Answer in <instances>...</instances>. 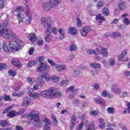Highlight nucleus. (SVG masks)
<instances>
[{
    "label": "nucleus",
    "instance_id": "nucleus-1",
    "mask_svg": "<svg viewBox=\"0 0 130 130\" xmlns=\"http://www.w3.org/2000/svg\"><path fill=\"white\" fill-rule=\"evenodd\" d=\"M24 46V43L19 39L14 42H6L4 41L3 42V49L6 52H16Z\"/></svg>",
    "mask_w": 130,
    "mask_h": 130
},
{
    "label": "nucleus",
    "instance_id": "nucleus-2",
    "mask_svg": "<svg viewBox=\"0 0 130 130\" xmlns=\"http://www.w3.org/2000/svg\"><path fill=\"white\" fill-rule=\"evenodd\" d=\"M41 95L43 98L51 99L53 97H61V92H56V88L55 87H50L48 90L41 91Z\"/></svg>",
    "mask_w": 130,
    "mask_h": 130
},
{
    "label": "nucleus",
    "instance_id": "nucleus-3",
    "mask_svg": "<svg viewBox=\"0 0 130 130\" xmlns=\"http://www.w3.org/2000/svg\"><path fill=\"white\" fill-rule=\"evenodd\" d=\"M41 24L45 28L47 29L45 30V40L46 42H50L51 39L50 38V35H51V30H52V25L48 21L46 20L45 18L42 17L41 18Z\"/></svg>",
    "mask_w": 130,
    "mask_h": 130
},
{
    "label": "nucleus",
    "instance_id": "nucleus-4",
    "mask_svg": "<svg viewBox=\"0 0 130 130\" xmlns=\"http://www.w3.org/2000/svg\"><path fill=\"white\" fill-rule=\"evenodd\" d=\"M28 116L30 117L31 121H33L32 124L34 126L38 127V126L41 125V121L39 119L38 113H33V112H31L29 113Z\"/></svg>",
    "mask_w": 130,
    "mask_h": 130
},
{
    "label": "nucleus",
    "instance_id": "nucleus-5",
    "mask_svg": "<svg viewBox=\"0 0 130 130\" xmlns=\"http://www.w3.org/2000/svg\"><path fill=\"white\" fill-rule=\"evenodd\" d=\"M3 31V36L5 37V38H8L9 37H11L12 38H16V35L13 32L12 29L11 28L7 27L5 29H2Z\"/></svg>",
    "mask_w": 130,
    "mask_h": 130
},
{
    "label": "nucleus",
    "instance_id": "nucleus-6",
    "mask_svg": "<svg viewBox=\"0 0 130 130\" xmlns=\"http://www.w3.org/2000/svg\"><path fill=\"white\" fill-rule=\"evenodd\" d=\"M25 11H26V15L27 17V19L25 21V24L26 25H29L31 24V21H32V15L30 14V8H29V6L26 5H25Z\"/></svg>",
    "mask_w": 130,
    "mask_h": 130
},
{
    "label": "nucleus",
    "instance_id": "nucleus-7",
    "mask_svg": "<svg viewBox=\"0 0 130 130\" xmlns=\"http://www.w3.org/2000/svg\"><path fill=\"white\" fill-rule=\"evenodd\" d=\"M44 122L45 125L44 126V130H50V125L52 124L51 121H50L48 118H45Z\"/></svg>",
    "mask_w": 130,
    "mask_h": 130
},
{
    "label": "nucleus",
    "instance_id": "nucleus-8",
    "mask_svg": "<svg viewBox=\"0 0 130 130\" xmlns=\"http://www.w3.org/2000/svg\"><path fill=\"white\" fill-rule=\"evenodd\" d=\"M91 30L90 26H85L80 30L81 36H87V34Z\"/></svg>",
    "mask_w": 130,
    "mask_h": 130
},
{
    "label": "nucleus",
    "instance_id": "nucleus-9",
    "mask_svg": "<svg viewBox=\"0 0 130 130\" xmlns=\"http://www.w3.org/2000/svg\"><path fill=\"white\" fill-rule=\"evenodd\" d=\"M41 66L38 68L37 72H42L45 71V70H50V67L49 66L47 67L46 63H40Z\"/></svg>",
    "mask_w": 130,
    "mask_h": 130
},
{
    "label": "nucleus",
    "instance_id": "nucleus-10",
    "mask_svg": "<svg viewBox=\"0 0 130 130\" xmlns=\"http://www.w3.org/2000/svg\"><path fill=\"white\" fill-rule=\"evenodd\" d=\"M55 69L57 72L60 73V72H62V71H66V70H67V66H66V65L57 64L56 65Z\"/></svg>",
    "mask_w": 130,
    "mask_h": 130
},
{
    "label": "nucleus",
    "instance_id": "nucleus-11",
    "mask_svg": "<svg viewBox=\"0 0 130 130\" xmlns=\"http://www.w3.org/2000/svg\"><path fill=\"white\" fill-rule=\"evenodd\" d=\"M37 80H38V81H37L38 86H39V87H40L41 88L43 87L45 83L44 79H43L42 77L38 76V77L37 78Z\"/></svg>",
    "mask_w": 130,
    "mask_h": 130
},
{
    "label": "nucleus",
    "instance_id": "nucleus-12",
    "mask_svg": "<svg viewBox=\"0 0 130 130\" xmlns=\"http://www.w3.org/2000/svg\"><path fill=\"white\" fill-rule=\"evenodd\" d=\"M11 63L14 66V67H17V68H21L22 65L20 63V61L17 58H13L12 60Z\"/></svg>",
    "mask_w": 130,
    "mask_h": 130
},
{
    "label": "nucleus",
    "instance_id": "nucleus-13",
    "mask_svg": "<svg viewBox=\"0 0 130 130\" xmlns=\"http://www.w3.org/2000/svg\"><path fill=\"white\" fill-rule=\"evenodd\" d=\"M49 2L52 8H55V7H57L60 4L59 0H50Z\"/></svg>",
    "mask_w": 130,
    "mask_h": 130
},
{
    "label": "nucleus",
    "instance_id": "nucleus-14",
    "mask_svg": "<svg viewBox=\"0 0 130 130\" xmlns=\"http://www.w3.org/2000/svg\"><path fill=\"white\" fill-rule=\"evenodd\" d=\"M22 105L23 107H28L30 105V98L26 97L23 101Z\"/></svg>",
    "mask_w": 130,
    "mask_h": 130
},
{
    "label": "nucleus",
    "instance_id": "nucleus-15",
    "mask_svg": "<svg viewBox=\"0 0 130 130\" xmlns=\"http://www.w3.org/2000/svg\"><path fill=\"white\" fill-rule=\"evenodd\" d=\"M28 39L31 42H35V41L37 40V36H36L35 33L29 34H28Z\"/></svg>",
    "mask_w": 130,
    "mask_h": 130
},
{
    "label": "nucleus",
    "instance_id": "nucleus-16",
    "mask_svg": "<svg viewBox=\"0 0 130 130\" xmlns=\"http://www.w3.org/2000/svg\"><path fill=\"white\" fill-rule=\"evenodd\" d=\"M96 20H100V23L101 24L103 22H104L106 21V19L105 17L103 16H102V14H99L96 16Z\"/></svg>",
    "mask_w": 130,
    "mask_h": 130
},
{
    "label": "nucleus",
    "instance_id": "nucleus-17",
    "mask_svg": "<svg viewBox=\"0 0 130 130\" xmlns=\"http://www.w3.org/2000/svg\"><path fill=\"white\" fill-rule=\"evenodd\" d=\"M43 8L45 11H46V12H48V11L51 9V8H52V6H51V5H50V3L48 2H45L44 4Z\"/></svg>",
    "mask_w": 130,
    "mask_h": 130
},
{
    "label": "nucleus",
    "instance_id": "nucleus-18",
    "mask_svg": "<svg viewBox=\"0 0 130 130\" xmlns=\"http://www.w3.org/2000/svg\"><path fill=\"white\" fill-rule=\"evenodd\" d=\"M126 53L127 52L125 50L122 51L121 54L118 56V60H119L120 61H122L124 60V57L125 56V55H126Z\"/></svg>",
    "mask_w": 130,
    "mask_h": 130
},
{
    "label": "nucleus",
    "instance_id": "nucleus-19",
    "mask_svg": "<svg viewBox=\"0 0 130 130\" xmlns=\"http://www.w3.org/2000/svg\"><path fill=\"white\" fill-rule=\"evenodd\" d=\"M39 76L41 77L42 79H45L47 82H49V81H50V76H49V74L48 73H44Z\"/></svg>",
    "mask_w": 130,
    "mask_h": 130
},
{
    "label": "nucleus",
    "instance_id": "nucleus-20",
    "mask_svg": "<svg viewBox=\"0 0 130 130\" xmlns=\"http://www.w3.org/2000/svg\"><path fill=\"white\" fill-rule=\"evenodd\" d=\"M118 8L120 10V11H123V10H125L126 8V5L125 3L124 2H120L118 4Z\"/></svg>",
    "mask_w": 130,
    "mask_h": 130
},
{
    "label": "nucleus",
    "instance_id": "nucleus-21",
    "mask_svg": "<svg viewBox=\"0 0 130 130\" xmlns=\"http://www.w3.org/2000/svg\"><path fill=\"white\" fill-rule=\"evenodd\" d=\"M101 54L104 57H107L108 56V52H107V48H102L101 50Z\"/></svg>",
    "mask_w": 130,
    "mask_h": 130
},
{
    "label": "nucleus",
    "instance_id": "nucleus-22",
    "mask_svg": "<svg viewBox=\"0 0 130 130\" xmlns=\"http://www.w3.org/2000/svg\"><path fill=\"white\" fill-rule=\"evenodd\" d=\"M102 13L104 16H105L106 17H108V16H109L110 14V12L109 11V9L106 7H105L103 9Z\"/></svg>",
    "mask_w": 130,
    "mask_h": 130
},
{
    "label": "nucleus",
    "instance_id": "nucleus-23",
    "mask_svg": "<svg viewBox=\"0 0 130 130\" xmlns=\"http://www.w3.org/2000/svg\"><path fill=\"white\" fill-rule=\"evenodd\" d=\"M94 101L98 104H105V101L101 98H96L94 99Z\"/></svg>",
    "mask_w": 130,
    "mask_h": 130
},
{
    "label": "nucleus",
    "instance_id": "nucleus-24",
    "mask_svg": "<svg viewBox=\"0 0 130 130\" xmlns=\"http://www.w3.org/2000/svg\"><path fill=\"white\" fill-rule=\"evenodd\" d=\"M68 30L71 35H77V29L76 28L69 27Z\"/></svg>",
    "mask_w": 130,
    "mask_h": 130
},
{
    "label": "nucleus",
    "instance_id": "nucleus-25",
    "mask_svg": "<svg viewBox=\"0 0 130 130\" xmlns=\"http://www.w3.org/2000/svg\"><path fill=\"white\" fill-rule=\"evenodd\" d=\"M17 17L18 18V21L19 23H22L24 21V16H23V14L22 13L19 12L17 14Z\"/></svg>",
    "mask_w": 130,
    "mask_h": 130
},
{
    "label": "nucleus",
    "instance_id": "nucleus-26",
    "mask_svg": "<svg viewBox=\"0 0 130 130\" xmlns=\"http://www.w3.org/2000/svg\"><path fill=\"white\" fill-rule=\"evenodd\" d=\"M50 81L54 82V83H57V82L59 81V77H58V76H51Z\"/></svg>",
    "mask_w": 130,
    "mask_h": 130
},
{
    "label": "nucleus",
    "instance_id": "nucleus-27",
    "mask_svg": "<svg viewBox=\"0 0 130 130\" xmlns=\"http://www.w3.org/2000/svg\"><path fill=\"white\" fill-rule=\"evenodd\" d=\"M18 115V112L15 111H12L9 112V114H7V116H9V117H15Z\"/></svg>",
    "mask_w": 130,
    "mask_h": 130
},
{
    "label": "nucleus",
    "instance_id": "nucleus-28",
    "mask_svg": "<svg viewBox=\"0 0 130 130\" xmlns=\"http://www.w3.org/2000/svg\"><path fill=\"white\" fill-rule=\"evenodd\" d=\"M89 66L93 69H100L101 68V64L91 63Z\"/></svg>",
    "mask_w": 130,
    "mask_h": 130
},
{
    "label": "nucleus",
    "instance_id": "nucleus-29",
    "mask_svg": "<svg viewBox=\"0 0 130 130\" xmlns=\"http://www.w3.org/2000/svg\"><path fill=\"white\" fill-rule=\"evenodd\" d=\"M40 96H42L41 95V92L40 93V94L37 92H35L32 94H30V97H31V98H34V99H38L40 97Z\"/></svg>",
    "mask_w": 130,
    "mask_h": 130
},
{
    "label": "nucleus",
    "instance_id": "nucleus-30",
    "mask_svg": "<svg viewBox=\"0 0 130 130\" xmlns=\"http://www.w3.org/2000/svg\"><path fill=\"white\" fill-rule=\"evenodd\" d=\"M0 125L1 126H9L10 125V124L8 121L6 120H0Z\"/></svg>",
    "mask_w": 130,
    "mask_h": 130
},
{
    "label": "nucleus",
    "instance_id": "nucleus-31",
    "mask_svg": "<svg viewBox=\"0 0 130 130\" xmlns=\"http://www.w3.org/2000/svg\"><path fill=\"white\" fill-rule=\"evenodd\" d=\"M69 84H70L69 80H62L60 83V86H62V87H67Z\"/></svg>",
    "mask_w": 130,
    "mask_h": 130
},
{
    "label": "nucleus",
    "instance_id": "nucleus-32",
    "mask_svg": "<svg viewBox=\"0 0 130 130\" xmlns=\"http://www.w3.org/2000/svg\"><path fill=\"white\" fill-rule=\"evenodd\" d=\"M107 111L108 113L113 114V113H114V112L115 111V109H114V108L112 107H110L107 109Z\"/></svg>",
    "mask_w": 130,
    "mask_h": 130
},
{
    "label": "nucleus",
    "instance_id": "nucleus-33",
    "mask_svg": "<svg viewBox=\"0 0 130 130\" xmlns=\"http://www.w3.org/2000/svg\"><path fill=\"white\" fill-rule=\"evenodd\" d=\"M51 118H52L55 125H57V124H58V122H57V119L56 118V116H55V115L53 114L51 115Z\"/></svg>",
    "mask_w": 130,
    "mask_h": 130
},
{
    "label": "nucleus",
    "instance_id": "nucleus-34",
    "mask_svg": "<svg viewBox=\"0 0 130 130\" xmlns=\"http://www.w3.org/2000/svg\"><path fill=\"white\" fill-rule=\"evenodd\" d=\"M69 50L70 51H76L77 50V45L75 44H72L70 46Z\"/></svg>",
    "mask_w": 130,
    "mask_h": 130
},
{
    "label": "nucleus",
    "instance_id": "nucleus-35",
    "mask_svg": "<svg viewBox=\"0 0 130 130\" xmlns=\"http://www.w3.org/2000/svg\"><path fill=\"white\" fill-rule=\"evenodd\" d=\"M48 62L51 66V67H56V63L51 59H48Z\"/></svg>",
    "mask_w": 130,
    "mask_h": 130
},
{
    "label": "nucleus",
    "instance_id": "nucleus-36",
    "mask_svg": "<svg viewBox=\"0 0 130 130\" xmlns=\"http://www.w3.org/2000/svg\"><path fill=\"white\" fill-rule=\"evenodd\" d=\"M15 12H24V7L19 6L15 9Z\"/></svg>",
    "mask_w": 130,
    "mask_h": 130
},
{
    "label": "nucleus",
    "instance_id": "nucleus-37",
    "mask_svg": "<svg viewBox=\"0 0 130 130\" xmlns=\"http://www.w3.org/2000/svg\"><path fill=\"white\" fill-rule=\"evenodd\" d=\"M36 63H37V62L35 60L30 61L27 63V66L28 68H31V67L34 66V64H36Z\"/></svg>",
    "mask_w": 130,
    "mask_h": 130
},
{
    "label": "nucleus",
    "instance_id": "nucleus-38",
    "mask_svg": "<svg viewBox=\"0 0 130 130\" xmlns=\"http://www.w3.org/2000/svg\"><path fill=\"white\" fill-rule=\"evenodd\" d=\"M104 6V3L102 2V1H100L98 3L97 5H96V8L98 9H101Z\"/></svg>",
    "mask_w": 130,
    "mask_h": 130
},
{
    "label": "nucleus",
    "instance_id": "nucleus-39",
    "mask_svg": "<svg viewBox=\"0 0 130 130\" xmlns=\"http://www.w3.org/2000/svg\"><path fill=\"white\" fill-rule=\"evenodd\" d=\"M75 58V55L74 54H71L68 56L67 58V60H69V61H72Z\"/></svg>",
    "mask_w": 130,
    "mask_h": 130
},
{
    "label": "nucleus",
    "instance_id": "nucleus-40",
    "mask_svg": "<svg viewBox=\"0 0 130 130\" xmlns=\"http://www.w3.org/2000/svg\"><path fill=\"white\" fill-rule=\"evenodd\" d=\"M94 54H95V55H100V54H101V50H100L99 48H96L94 50Z\"/></svg>",
    "mask_w": 130,
    "mask_h": 130
},
{
    "label": "nucleus",
    "instance_id": "nucleus-41",
    "mask_svg": "<svg viewBox=\"0 0 130 130\" xmlns=\"http://www.w3.org/2000/svg\"><path fill=\"white\" fill-rule=\"evenodd\" d=\"M117 89V84H113L111 90L113 93H114Z\"/></svg>",
    "mask_w": 130,
    "mask_h": 130
},
{
    "label": "nucleus",
    "instance_id": "nucleus-42",
    "mask_svg": "<svg viewBox=\"0 0 130 130\" xmlns=\"http://www.w3.org/2000/svg\"><path fill=\"white\" fill-rule=\"evenodd\" d=\"M90 114L92 116H96V115H98V112L97 110H94L90 112Z\"/></svg>",
    "mask_w": 130,
    "mask_h": 130
},
{
    "label": "nucleus",
    "instance_id": "nucleus-43",
    "mask_svg": "<svg viewBox=\"0 0 130 130\" xmlns=\"http://www.w3.org/2000/svg\"><path fill=\"white\" fill-rule=\"evenodd\" d=\"M94 125L95 123H94V122H92L90 124L91 127L87 128L86 130H95V128H94Z\"/></svg>",
    "mask_w": 130,
    "mask_h": 130
},
{
    "label": "nucleus",
    "instance_id": "nucleus-44",
    "mask_svg": "<svg viewBox=\"0 0 130 130\" xmlns=\"http://www.w3.org/2000/svg\"><path fill=\"white\" fill-rule=\"evenodd\" d=\"M111 36L112 37L116 38V37H120V33L119 32H113L112 35Z\"/></svg>",
    "mask_w": 130,
    "mask_h": 130
},
{
    "label": "nucleus",
    "instance_id": "nucleus-45",
    "mask_svg": "<svg viewBox=\"0 0 130 130\" xmlns=\"http://www.w3.org/2000/svg\"><path fill=\"white\" fill-rule=\"evenodd\" d=\"M26 111V109H21L19 110V111L17 112V115H21V114H23L24 112Z\"/></svg>",
    "mask_w": 130,
    "mask_h": 130
},
{
    "label": "nucleus",
    "instance_id": "nucleus-46",
    "mask_svg": "<svg viewBox=\"0 0 130 130\" xmlns=\"http://www.w3.org/2000/svg\"><path fill=\"white\" fill-rule=\"evenodd\" d=\"M76 120H77V117L76 115H72L71 116V122H76Z\"/></svg>",
    "mask_w": 130,
    "mask_h": 130
},
{
    "label": "nucleus",
    "instance_id": "nucleus-47",
    "mask_svg": "<svg viewBox=\"0 0 130 130\" xmlns=\"http://www.w3.org/2000/svg\"><path fill=\"white\" fill-rule=\"evenodd\" d=\"M108 95H109V92H107L106 90H103L102 93V95L103 97H106Z\"/></svg>",
    "mask_w": 130,
    "mask_h": 130
},
{
    "label": "nucleus",
    "instance_id": "nucleus-48",
    "mask_svg": "<svg viewBox=\"0 0 130 130\" xmlns=\"http://www.w3.org/2000/svg\"><path fill=\"white\" fill-rule=\"evenodd\" d=\"M7 68V65L5 63H0V71H3V70H5Z\"/></svg>",
    "mask_w": 130,
    "mask_h": 130
},
{
    "label": "nucleus",
    "instance_id": "nucleus-49",
    "mask_svg": "<svg viewBox=\"0 0 130 130\" xmlns=\"http://www.w3.org/2000/svg\"><path fill=\"white\" fill-rule=\"evenodd\" d=\"M3 99H4L5 101H10L11 98H10V96L5 94L3 95Z\"/></svg>",
    "mask_w": 130,
    "mask_h": 130
},
{
    "label": "nucleus",
    "instance_id": "nucleus-50",
    "mask_svg": "<svg viewBox=\"0 0 130 130\" xmlns=\"http://www.w3.org/2000/svg\"><path fill=\"white\" fill-rule=\"evenodd\" d=\"M84 126V124L83 123H81L79 124L78 126L76 127L77 130H81L82 128H83V127Z\"/></svg>",
    "mask_w": 130,
    "mask_h": 130
},
{
    "label": "nucleus",
    "instance_id": "nucleus-51",
    "mask_svg": "<svg viewBox=\"0 0 130 130\" xmlns=\"http://www.w3.org/2000/svg\"><path fill=\"white\" fill-rule=\"evenodd\" d=\"M9 74L12 77H15V76H16V73H15V71H12V70L9 71Z\"/></svg>",
    "mask_w": 130,
    "mask_h": 130
},
{
    "label": "nucleus",
    "instance_id": "nucleus-52",
    "mask_svg": "<svg viewBox=\"0 0 130 130\" xmlns=\"http://www.w3.org/2000/svg\"><path fill=\"white\" fill-rule=\"evenodd\" d=\"M58 33H59L60 35L66 34V31L64 30V29H63L62 28L58 29Z\"/></svg>",
    "mask_w": 130,
    "mask_h": 130
},
{
    "label": "nucleus",
    "instance_id": "nucleus-53",
    "mask_svg": "<svg viewBox=\"0 0 130 130\" xmlns=\"http://www.w3.org/2000/svg\"><path fill=\"white\" fill-rule=\"evenodd\" d=\"M10 109H12L11 106H9L8 108H7L5 110H4V111H3V114H6V113H8V112L9 110H10Z\"/></svg>",
    "mask_w": 130,
    "mask_h": 130
},
{
    "label": "nucleus",
    "instance_id": "nucleus-54",
    "mask_svg": "<svg viewBox=\"0 0 130 130\" xmlns=\"http://www.w3.org/2000/svg\"><path fill=\"white\" fill-rule=\"evenodd\" d=\"M77 23L78 27H80L82 25V21H81V19H80V18L77 19Z\"/></svg>",
    "mask_w": 130,
    "mask_h": 130
},
{
    "label": "nucleus",
    "instance_id": "nucleus-55",
    "mask_svg": "<svg viewBox=\"0 0 130 130\" xmlns=\"http://www.w3.org/2000/svg\"><path fill=\"white\" fill-rule=\"evenodd\" d=\"M87 52L88 54H94L95 51L93 49H89L87 51Z\"/></svg>",
    "mask_w": 130,
    "mask_h": 130
},
{
    "label": "nucleus",
    "instance_id": "nucleus-56",
    "mask_svg": "<svg viewBox=\"0 0 130 130\" xmlns=\"http://www.w3.org/2000/svg\"><path fill=\"white\" fill-rule=\"evenodd\" d=\"M75 125H76L75 122H71L70 124V129H73V127H75Z\"/></svg>",
    "mask_w": 130,
    "mask_h": 130
},
{
    "label": "nucleus",
    "instance_id": "nucleus-57",
    "mask_svg": "<svg viewBox=\"0 0 130 130\" xmlns=\"http://www.w3.org/2000/svg\"><path fill=\"white\" fill-rule=\"evenodd\" d=\"M126 27V25L125 24H121L119 25V29H120L121 30H124Z\"/></svg>",
    "mask_w": 130,
    "mask_h": 130
},
{
    "label": "nucleus",
    "instance_id": "nucleus-58",
    "mask_svg": "<svg viewBox=\"0 0 130 130\" xmlns=\"http://www.w3.org/2000/svg\"><path fill=\"white\" fill-rule=\"evenodd\" d=\"M43 43H44L43 40H40L38 41L37 44L39 46H42L43 45Z\"/></svg>",
    "mask_w": 130,
    "mask_h": 130
},
{
    "label": "nucleus",
    "instance_id": "nucleus-59",
    "mask_svg": "<svg viewBox=\"0 0 130 130\" xmlns=\"http://www.w3.org/2000/svg\"><path fill=\"white\" fill-rule=\"evenodd\" d=\"M79 103H80V100H79V99H75L73 101V104H74L75 105H76L77 104H79Z\"/></svg>",
    "mask_w": 130,
    "mask_h": 130
},
{
    "label": "nucleus",
    "instance_id": "nucleus-60",
    "mask_svg": "<svg viewBox=\"0 0 130 130\" xmlns=\"http://www.w3.org/2000/svg\"><path fill=\"white\" fill-rule=\"evenodd\" d=\"M123 23L126 24V25H128L129 24V20H128V18H125L123 19Z\"/></svg>",
    "mask_w": 130,
    "mask_h": 130
},
{
    "label": "nucleus",
    "instance_id": "nucleus-61",
    "mask_svg": "<svg viewBox=\"0 0 130 130\" xmlns=\"http://www.w3.org/2000/svg\"><path fill=\"white\" fill-rule=\"evenodd\" d=\"M114 93H115V94H116V95H119V94H120L121 93V89H120V88H118L115 91Z\"/></svg>",
    "mask_w": 130,
    "mask_h": 130
},
{
    "label": "nucleus",
    "instance_id": "nucleus-62",
    "mask_svg": "<svg viewBox=\"0 0 130 130\" xmlns=\"http://www.w3.org/2000/svg\"><path fill=\"white\" fill-rule=\"evenodd\" d=\"M39 61L41 63H43V61H44V57L41 56L39 58Z\"/></svg>",
    "mask_w": 130,
    "mask_h": 130
},
{
    "label": "nucleus",
    "instance_id": "nucleus-63",
    "mask_svg": "<svg viewBox=\"0 0 130 130\" xmlns=\"http://www.w3.org/2000/svg\"><path fill=\"white\" fill-rule=\"evenodd\" d=\"M115 64V61L114 59H111L110 60V65L113 66Z\"/></svg>",
    "mask_w": 130,
    "mask_h": 130
},
{
    "label": "nucleus",
    "instance_id": "nucleus-64",
    "mask_svg": "<svg viewBox=\"0 0 130 130\" xmlns=\"http://www.w3.org/2000/svg\"><path fill=\"white\" fill-rule=\"evenodd\" d=\"M15 130H23V127L21 126H16L15 127Z\"/></svg>",
    "mask_w": 130,
    "mask_h": 130
}]
</instances>
